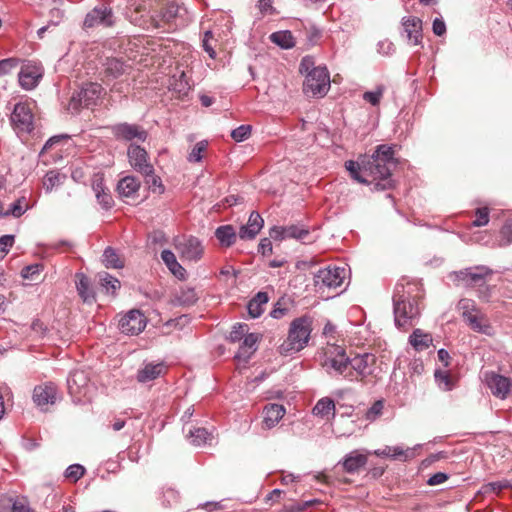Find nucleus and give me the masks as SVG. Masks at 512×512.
<instances>
[{
    "instance_id": "obj_43",
    "label": "nucleus",
    "mask_w": 512,
    "mask_h": 512,
    "mask_svg": "<svg viewBox=\"0 0 512 512\" xmlns=\"http://www.w3.org/2000/svg\"><path fill=\"white\" fill-rule=\"evenodd\" d=\"M92 173H93V171L91 170V168L89 166L77 165L73 168V170L71 172V177L76 182L85 183L86 178L88 176L90 177Z\"/></svg>"
},
{
    "instance_id": "obj_31",
    "label": "nucleus",
    "mask_w": 512,
    "mask_h": 512,
    "mask_svg": "<svg viewBox=\"0 0 512 512\" xmlns=\"http://www.w3.org/2000/svg\"><path fill=\"white\" fill-rule=\"evenodd\" d=\"M215 237L222 246L230 247L235 243L237 235L232 225H223L216 229Z\"/></svg>"
},
{
    "instance_id": "obj_29",
    "label": "nucleus",
    "mask_w": 512,
    "mask_h": 512,
    "mask_svg": "<svg viewBox=\"0 0 512 512\" xmlns=\"http://www.w3.org/2000/svg\"><path fill=\"white\" fill-rule=\"evenodd\" d=\"M76 287L79 296L85 303L95 302V293L90 287V281L83 273L76 274Z\"/></svg>"
},
{
    "instance_id": "obj_6",
    "label": "nucleus",
    "mask_w": 512,
    "mask_h": 512,
    "mask_svg": "<svg viewBox=\"0 0 512 512\" xmlns=\"http://www.w3.org/2000/svg\"><path fill=\"white\" fill-rule=\"evenodd\" d=\"M457 309L472 330L488 333L490 329L489 320L478 308L475 301L462 298L457 304Z\"/></svg>"
},
{
    "instance_id": "obj_52",
    "label": "nucleus",
    "mask_w": 512,
    "mask_h": 512,
    "mask_svg": "<svg viewBox=\"0 0 512 512\" xmlns=\"http://www.w3.org/2000/svg\"><path fill=\"white\" fill-rule=\"evenodd\" d=\"M475 220L473 221V226L481 227L489 222V210L487 207L478 208L475 212Z\"/></svg>"
},
{
    "instance_id": "obj_11",
    "label": "nucleus",
    "mask_w": 512,
    "mask_h": 512,
    "mask_svg": "<svg viewBox=\"0 0 512 512\" xmlns=\"http://www.w3.org/2000/svg\"><path fill=\"white\" fill-rule=\"evenodd\" d=\"M175 249L183 261H198L202 258L204 248L196 237H183L175 240Z\"/></svg>"
},
{
    "instance_id": "obj_14",
    "label": "nucleus",
    "mask_w": 512,
    "mask_h": 512,
    "mask_svg": "<svg viewBox=\"0 0 512 512\" xmlns=\"http://www.w3.org/2000/svg\"><path fill=\"white\" fill-rule=\"evenodd\" d=\"M147 7L145 1H143V4L131 5L127 11L130 22L143 29L155 28V21H158V19L153 15L152 8H149V15L144 14Z\"/></svg>"
},
{
    "instance_id": "obj_36",
    "label": "nucleus",
    "mask_w": 512,
    "mask_h": 512,
    "mask_svg": "<svg viewBox=\"0 0 512 512\" xmlns=\"http://www.w3.org/2000/svg\"><path fill=\"white\" fill-rule=\"evenodd\" d=\"M66 176L56 170H51L46 173L43 178V187L47 192H51L54 188L62 185Z\"/></svg>"
},
{
    "instance_id": "obj_45",
    "label": "nucleus",
    "mask_w": 512,
    "mask_h": 512,
    "mask_svg": "<svg viewBox=\"0 0 512 512\" xmlns=\"http://www.w3.org/2000/svg\"><path fill=\"white\" fill-rule=\"evenodd\" d=\"M207 146H208V143L206 141L198 142L193 147L192 151L190 152V154L188 156V161L189 162H199L202 159L203 154L206 152Z\"/></svg>"
},
{
    "instance_id": "obj_61",
    "label": "nucleus",
    "mask_w": 512,
    "mask_h": 512,
    "mask_svg": "<svg viewBox=\"0 0 512 512\" xmlns=\"http://www.w3.org/2000/svg\"><path fill=\"white\" fill-rule=\"evenodd\" d=\"M78 379L79 380H85L84 376L82 373H79V372H74L73 374H71L67 380V383H68V388L70 390L71 393H74L76 392V390L74 389V385H77L78 384Z\"/></svg>"
},
{
    "instance_id": "obj_62",
    "label": "nucleus",
    "mask_w": 512,
    "mask_h": 512,
    "mask_svg": "<svg viewBox=\"0 0 512 512\" xmlns=\"http://www.w3.org/2000/svg\"><path fill=\"white\" fill-rule=\"evenodd\" d=\"M433 33L437 36H442L446 33V25L443 20L436 18L432 25Z\"/></svg>"
},
{
    "instance_id": "obj_17",
    "label": "nucleus",
    "mask_w": 512,
    "mask_h": 512,
    "mask_svg": "<svg viewBox=\"0 0 512 512\" xmlns=\"http://www.w3.org/2000/svg\"><path fill=\"white\" fill-rule=\"evenodd\" d=\"M491 273L492 271L490 269L479 266L461 270L456 273V277L466 285L475 287L484 285L486 283L487 276H490Z\"/></svg>"
},
{
    "instance_id": "obj_53",
    "label": "nucleus",
    "mask_w": 512,
    "mask_h": 512,
    "mask_svg": "<svg viewBox=\"0 0 512 512\" xmlns=\"http://www.w3.org/2000/svg\"><path fill=\"white\" fill-rule=\"evenodd\" d=\"M24 198L16 200L13 204H11L10 208L4 210V216H14L20 217L25 212V207L23 205Z\"/></svg>"
},
{
    "instance_id": "obj_48",
    "label": "nucleus",
    "mask_w": 512,
    "mask_h": 512,
    "mask_svg": "<svg viewBox=\"0 0 512 512\" xmlns=\"http://www.w3.org/2000/svg\"><path fill=\"white\" fill-rule=\"evenodd\" d=\"M144 176L146 177V183L153 192H158L159 194L164 192V186L162 185L161 179L154 174V171L149 175Z\"/></svg>"
},
{
    "instance_id": "obj_60",
    "label": "nucleus",
    "mask_w": 512,
    "mask_h": 512,
    "mask_svg": "<svg viewBox=\"0 0 512 512\" xmlns=\"http://www.w3.org/2000/svg\"><path fill=\"white\" fill-rule=\"evenodd\" d=\"M247 308L249 315L253 318L259 317L264 311L263 307L253 299L248 303Z\"/></svg>"
},
{
    "instance_id": "obj_3",
    "label": "nucleus",
    "mask_w": 512,
    "mask_h": 512,
    "mask_svg": "<svg viewBox=\"0 0 512 512\" xmlns=\"http://www.w3.org/2000/svg\"><path fill=\"white\" fill-rule=\"evenodd\" d=\"M424 297V290L417 282L404 279L396 284L393 296L395 324L406 330L411 321L420 314V301Z\"/></svg>"
},
{
    "instance_id": "obj_51",
    "label": "nucleus",
    "mask_w": 512,
    "mask_h": 512,
    "mask_svg": "<svg viewBox=\"0 0 512 512\" xmlns=\"http://www.w3.org/2000/svg\"><path fill=\"white\" fill-rule=\"evenodd\" d=\"M383 408H384L383 400H377L366 412V415H365L366 419L369 421L376 420L382 414Z\"/></svg>"
},
{
    "instance_id": "obj_64",
    "label": "nucleus",
    "mask_w": 512,
    "mask_h": 512,
    "mask_svg": "<svg viewBox=\"0 0 512 512\" xmlns=\"http://www.w3.org/2000/svg\"><path fill=\"white\" fill-rule=\"evenodd\" d=\"M391 458L406 460L408 457V450H404L402 447H391Z\"/></svg>"
},
{
    "instance_id": "obj_24",
    "label": "nucleus",
    "mask_w": 512,
    "mask_h": 512,
    "mask_svg": "<svg viewBox=\"0 0 512 512\" xmlns=\"http://www.w3.org/2000/svg\"><path fill=\"white\" fill-rule=\"evenodd\" d=\"M263 218L257 212H252L248 223L240 228L239 237L241 239H253L263 227Z\"/></svg>"
},
{
    "instance_id": "obj_41",
    "label": "nucleus",
    "mask_w": 512,
    "mask_h": 512,
    "mask_svg": "<svg viewBox=\"0 0 512 512\" xmlns=\"http://www.w3.org/2000/svg\"><path fill=\"white\" fill-rule=\"evenodd\" d=\"M177 300L180 305L191 306L198 300V296L195 289L185 288L180 291Z\"/></svg>"
},
{
    "instance_id": "obj_25",
    "label": "nucleus",
    "mask_w": 512,
    "mask_h": 512,
    "mask_svg": "<svg viewBox=\"0 0 512 512\" xmlns=\"http://www.w3.org/2000/svg\"><path fill=\"white\" fill-rule=\"evenodd\" d=\"M285 414V409L282 405L279 404H269L266 405L263 410V428L264 429H271L273 428L280 419Z\"/></svg>"
},
{
    "instance_id": "obj_2",
    "label": "nucleus",
    "mask_w": 512,
    "mask_h": 512,
    "mask_svg": "<svg viewBox=\"0 0 512 512\" xmlns=\"http://www.w3.org/2000/svg\"><path fill=\"white\" fill-rule=\"evenodd\" d=\"M324 366L328 372L334 370L337 374L353 381L372 383L377 378V358L372 353L357 354L350 358L340 346H331L326 351Z\"/></svg>"
},
{
    "instance_id": "obj_22",
    "label": "nucleus",
    "mask_w": 512,
    "mask_h": 512,
    "mask_svg": "<svg viewBox=\"0 0 512 512\" xmlns=\"http://www.w3.org/2000/svg\"><path fill=\"white\" fill-rule=\"evenodd\" d=\"M486 381L495 396L501 399H505L508 396L511 388L510 378L498 374H491L487 376Z\"/></svg>"
},
{
    "instance_id": "obj_58",
    "label": "nucleus",
    "mask_w": 512,
    "mask_h": 512,
    "mask_svg": "<svg viewBox=\"0 0 512 512\" xmlns=\"http://www.w3.org/2000/svg\"><path fill=\"white\" fill-rule=\"evenodd\" d=\"M435 377L443 390H450L452 388L451 378L446 372L436 371Z\"/></svg>"
},
{
    "instance_id": "obj_21",
    "label": "nucleus",
    "mask_w": 512,
    "mask_h": 512,
    "mask_svg": "<svg viewBox=\"0 0 512 512\" xmlns=\"http://www.w3.org/2000/svg\"><path fill=\"white\" fill-rule=\"evenodd\" d=\"M404 32L410 44L419 45L422 42V21L418 17L408 16L402 19Z\"/></svg>"
},
{
    "instance_id": "obj_23",
    "label": "nucleus",
    "mask_w": 512,
    "mask_h": 512,
    "mask_svg": "<svg viewBox=\"0 0 512 512\" xmlns=\"http://www.w3.org/2000/svg\"><path fill=\"white\" fill-rule=\"evenodd\" d=\"M140 189V181L134 176L122 178L117 185L118 194L127 200H135Z\"/></svg>"
},
{
    "instance_id": "obj_57",
    "label": "nucleus",
    "mask_w": 512,
    "mask_h": 512,
    "mask_svg": "<svg viewBox=\"0 0 512 512\" xmlns=\"http://www.w3.org/2000/svg\"><path fill=\"white\" fill-rule=\"evenodd\" d=\"M315 61L311 56H305L299 65V71L301 74H305V76L310 73L313 69H316Z\"/></svg>"
},
{
    "instance_id": "obj_37",
    "label": "nucleus",
    "mask_w": 512,
    "mask_h": 512,
    "mask_svg": "<svg viewBox=\"0 0 512 512\" xmlns=\"http://www.w3.org/2000/svg\"><path fill=\"white\" fill-rule=\"evenodd\" d=\"M431 342L432 337L429 334L423 333L420 329H416L410 336V343L417 351L427 349Z\"/></svg>"
},
{
    "instance_id": "obj_28",
    "label": "nucleus",
    "mask_w": 512,
    "mask_h": 512,
    "mask_svg": "<svg viewBox=\"0 0 512 512\" xmlns=\"http://www.w3.org/2000/svg\"><path fill=\"white\" fill-rule=\"evenodd\" d=\"M166 372V367L162 363L153 364L148 363L144 366L143 369L139 370L137 373V380L139 382L145 383L148 381H152L159 376L163 375Z\"/></svg>"
},
{
    "instance_id": "obj_34",
    "label": "nucleus",
    "mask_w": 512,
    "mask_h": 512,
    "mask_svg": "<svg viewBox=\"0 0 512 512\" xmlns=\"http://www.w3.org/2000/svg\"><path fill=\"white\" fill-rule=\"evenodd\" d=\"M259 340V336L254 333L247 334L244 337L243 343L240 346L237 358L248 359L250 355L256 350V344Z\"/></svg>"
},
{
    "instance_id": "obj_20",
    "label": "nucleus",
    "mask_w": 512,
    "mask_h": 512,
    "mask_svg": "<svg viewBox=\"0 0 512 512\" xmlns=\"http://www.w3.org/2000/svg\"><path fill=\"white\" fill-rule=\"evenodd\" d=\"M308 235L309 230L304 226L299 225H289L285 227L274 226L270 230V237L275 240H284L287 238L305 240Z\"/></svg>"
},
{
    "instance_id": "obj_63",
    "label": "nucleus",
    "mask_w": 512,
    "mask_h": 512,
    "mask_svg": "<svg viewBox=\"0 0 512 512\" xmlns=\"http://www.w3.org/2000/svg\"><path fill=\"white\" fill-rule=\"evenodd\" d=\"M258 8L262 14H273L272 0H259Z\"/></svg>"
},
{
    "instance_id": "obj_59",
    "label": "nucleus",
    "mask_w": 512,
    "mask_h": 512,
    "mask_svg": "<svg viewBox=\"0 0 512 512\" xmlns=\"http://www.w3.org/2000/svg\"><path fill=\"white\" fill-rule=\"evenodd\" d=\"M17 59L8 58L0 61V75L8 73L11 69L17 66Z\"/></svg>"
},
{
    "instance_id": "obj_55",
    "label": "nucleus",
    "mask_w": 512,
    "mask_h": 512,
    "mask_svg": "<svg viewBox=\"0 0 512 512\" xmlns=\"http://www.w3.org/2000/svg\"><path fill=\"white\" fill-rule=\"evenodd\" d=\"M212 42H215L212 32L206 31L203 37L202 46L211 58H215L216 52L214 50Z\"/></svg>"
},
{
    "instance_id": "obj_8",
    "label": "nucleus",
    "mask_w": 512,
    "mask_h": 512,
    "mask_svg": "<svg viewBox=\"0 0 512 512\" xmlns=\"http://www.w3.org/2000/svg\"><path fill=\"white\" fill-rule=\"evenodd\" d=\"M34 103L19 102L11 114V124L18 135L28 134L34 129Z\"/></svg>"
},
{
    "instance_id": "obj_33",
    "label": "nucleus",
    "mask_w": 512,
    "mask_h": 512,
    "mask_svg": "<svg viewBox=\"0 0 512 512\" xmlns=\"http://www.w3.org/2000/svg\"><path fill=\"white\" fill-rule=\"evenodd\" d=\"M170 87L179 95H187L191 89V85L186 73L181 71L179 74H174L170 80Z\"/></svg>"
},
{
    "instance_id": "obj_42",
    "label": "nucleus",
    "mask_w": 512,
    "mask_h": 512,
    "mask_svg": "<svg viewBox=\"0 0 512 512\" xmlns=\"http://www.w3.org/2000/svg\"><path fill=\"white\" fill-rule=\"evenodd\" d=\"M125 71L123 62L117 59H109L106 63L105 72L108 76L117 78L122 75Z\"/></svg>"
},
{
    "instance_id": "obj_38",
    "label": "nucleus",
    "mask_w": 512,
    "mask_h": 512,
    "mask_svg": "<svg viewBox=\"0 0 512 512\" xmlns=\"http://www.w3.org/2000/svg\"><path fill=\"white\" fill-rule=\"evenodd\" d=\"M270 39L273 43L285 49L295 46L294 37L290 31L274 32L271 34Z\"/></svg>"
},
{
    "instance_id": "obj_12",
    "label": "nucleus",
    "mask_w": 512,
    "mask_h": 512,
    "mask_svg": "<svg viewBox=\"0 0 512 512\" xmlns=\"http://www.w3.org/2000/svg\"><path fill=\"white\" fill-rule=\"evenodd\" d=\"M114 22L115 20L111 8L101 4L86 15L83 28L90 29L98 26L111 27Z\"/></svg>"
},
{
    "instance_id": "obj_30",
    "label": "nucleus",
    "mask_w": 512,
    "mask_h": 512,
    "mask_svg": "<svg viewBox=\"0 0 512 512\" xmlns=\"http://www.w3.org/2000/svg\"><path fill=\"white\" fill-rule=\"evenodd\" d=\"M313 414L324 419L335 416V403L332 399L325 397L320 399L313 408Z\"/></svg>"
},
{
    "instance_id": "obj_54",
    "label": "nucleus",
    "mask_w": 512,
    "mask_h": 512,
    "mask_svg": "<svg viewBox=\"0 0 512 512\" xmlns=\"http://www.w3.org/2000/svg\"><path fill=\"white\" fill-rule=\"evenodd\" d=\"M500 246H507L512 243V221H508L500 231Z\"/></svg>"
},
{
    "instance_id": "obj_32",
    "label": "nucleus",
    "mask_w": 512,
    "mask_h": 512,
    "mask_svg": "<svg viewBox=\"0 0 512 512\" xmlns=\"http://www.w3.org/2000/svg\"><path fill=\"white\" fill-rule=\"evenodd\" d=\"M161 258L169 270L178 278H184L186 270L178 263L175 254L170 250H163Z\"/></svg>"
},
{
    "instance_id": "obj_5",
    "label": "nucleus",
    "mask_w": 512,
    "mask_h": 512,
    "mask_svg": "<svg viewBox=\"0 0 512 512\" xmlns=\"http://www.w3.org/2000/svg\"><path fill=\"white\" fill-rule=\"evenodd\" d=\"M149 8H152L153 15L158 19L155 21V29L172 23L186 13V9L178 0H155L149 2Z\"/></svg>"
},
{
    "instance_id": "obj_49",
    "label": "nucleus",
    "mask_w": 512,
    "mask_h": 512,
    "mask_svg": "<svg viewBox=\"0 0 512 512\" xmlns=\"http://www.w3.org/2000/svg\"><path fill=\"white\" fill-rule=\"evenodd\" d=\"M384 88L379 86L376 91H367L363 94V99L371 105L376 106L380 103L383 96Z\"/></svg>"
},
{
    "instance_id": "obj_1",
    "label": "nucleus",
    "mask_w": 512,
    "mask_h": 512,
    "mask_svg": "<svg viewBox=\"0 0 512 512\" xmlns=\"http://www.w3.org/2000/svg\"><path fill=\"white\" fill-rule=\"evenodd\" d=\"M397 165L392 146L378 145L372 155H364L359 161L349 160L346 169L352 178L362 184H374L377 190L393 187L392 169Z\"/></svg>"
},
{
    "instance_id": "obj_18",
    "label": "nucleus",
    "mask_w": 512,
    "mask_h": 512,
    "mask_svg": "<svg viewBox=\"0 0 512 512\" xmlns=\"http://www.w3.org/2000/svg\"><path fill=\"white\" fill-rule=\"evenodd\" d=\"M57 388L53 383L38 385L33 390V401L42 410L56 402Z\"/></svg>"
},
{
    "instance_id": "obj_26",
    "label": "nucleus",
    "mask_w": 512,
    "mask_h": 512,
    "mask_svg": "<svg viewBox=\"0 0 512 512\" xmlns=\"http://www.w3.org/2000/svg\"><path fill=\"white\" fill-rule=\"evenodd\" d=\"M368 458L365 454H361L358 451H353L348 454L342 461V468L347 473L358 472L361 468H364L367 464Z\"/></svg>"
},
{
    "instance_id": "obj_47",
    "label": "nucleus",
    "mask_w": 512,
    "mask_h": 512,
    "mask_svg": "<svg viewBox=\"0 0 512 512\" xmlns=\"http://www.w3.org/2000/svg\"><path fill=\"white\" fill-rule=\"evenodd\" d=\"M247 334L248 325L238 323L237 325L233 326V329L231 330L229 335V339L231 342H237L244 338Z\"/></svg>"
},
{
    "instance_id": "obj_19",
    "label": "nucleus",
    "mask_w": 512,
    "mask_h": 512,
    "mask_svg": "<svg viewBox=\"0 0 512 512\" xmlns=\"http://www.w3.org/2000/svg\"><path fill=\"white\" fill-rule=\"evenodd\" d=\"M91 187L95 192L98 202L105 208H110L112 205V197L109 189L104 183V173L102 171H93L91 174Z\"/></svg>"
},
{
    "instance_id": "obj_56",
    "label": "nucleus",
    "mask_w": 512,
    "mask_h": 512,
    "mask_svg": "<svg viewBox=\"0 0 512 512\" xmlns=\"http://www.w3.org/2000/svg\"><path fill=\"white\" fill-rule=\"evenodd\" d=\"M14 244V236L12 235H4L0 237V259L4 258V256L8 253L9 248H11Z\"/></svg>"
},
{
    "instance_id": "obj_16",
    "label": "nucleus",
    "mask_w": 512,
    "mask_h": 512,
    "mask_svg": "<svg viewBox=\"0 0 512 512\" xmlns=\"http://www.w3.org/2000/svg\"><path fill=\"white\" fill-rule=\"evenodd\" d=\"M113 134L117 139L125 141L137 140L144 142L148 136L147 131L136 124L120 123L113 127Z\"/></svg>"
},
{
    "instance_id": "obj_35",
    "label": "nucleus",
    "mask_w": 512,
    "mask_h": 512,
    "mask_svg": "<svg viewBox=\"0 0 512 512\" xmlns=\"http://www.w3.org/2000/svg\"><path fill=\"white\" fill-rule=\"evenodd\" d=\"M98 279L100 286L105 290L107 294L115 295L116 291L121 286L120 281L107 272L99 273Z\"/></svg>"
},
{
    "instance_id": "obj_44",
    "label": "nucleus",
    "mask_w": 512,
    "mask_h": 512,
    "mask_svg": "<svg viewBox=\"0 0 512 512\" xmlns=\"http://www.w3.org/2000/svg\"><path fill=\"white\" fill-rule=\"evenodd\" d=\"M42 265L34 264L26 266L21 271V276L30 281H38L42 271Z\"/></svg>"
},
{
    "instance_id": "obj_27",
    "label": "nucleus",
    "mask_w": 512,
    "mask_h": 512,
    "mask_svg": "<svg viewBox=\"0 0 512 512\" xmlns=\"http://www.w3.org/2000/svg\"><path fill=\"white\" fill-rule=\"evenodd\" d=\"M40 77L41 73L37 67L27 65L22 67L19 73V82L23 88L29 90L37 85Z\"/></svg>"
},
{
    "instance_id": "obj_10",
    "label": "nucleus",
    "mask_w": 512,
    "mask_h": 512,
    "mask_svg": "<svg viewBox=\"0 0 512 512\" xmlns=\"http://www.w3.org/2000/svg\"><path fill=\"white\" fill-rule=\"evenodd\" d=\"M103 88L98 83L85 84L77 96H73L69 102L68 108L77 111L80 107H90L96 105L101 98Z\"/></svg>"
},
{
    "instance_id": "obj_46",
    "label": "nucleus",
    "mask_w": 512,
    "mask_h": 512,
    "mask_svg": "<svg viewBox=\"0 0 512 512\" xmlns=\"http://www.w3.org/2000/svg\"><path fill=\"white\" fill-rule=\"evenodd\" d=\"M85 473V468L80 464L70 465L65 471V477L71 482H77Z\"/></svg>"
},
{
    "instance_id": "obj_50",
    "label": "nucleus",
    "mask_w": 512,
    "mask_h": 512,
    "mask_svg": "<svg viewBox=\"0 0 512 512\" xmlns=\"http://www.w3.org/2000/svg\"><path fill=\"white\" fill-rule=\"evenodd\" d=\"M251 134V126L250 125H241L234 129L231 132V137L237 141L241 142L247 139Z\"/></svg>"
},
{
    "instance_id": "obj_13",
    "label": "nucleus",
    "mask_w": 512,
    "mask_h": 512,
    "mask_svg": "<svg viewBox=\"0 0 512 512\" xmlns=\"http://www.w3.org/2000/svg\"><path fill=\"white\" fill-rule=\"evenodd\" d=\"M127 155L130 165L142 175H149L153 172V165L149 162L148 153L144 148L131 144L128 147Z\"/></svg>"
},
{
    "instance_id": "obj_9",
    "label": "nucleus",
    "mask_w": 512,
    "mask_h": 512,
    "mask_svg": "<svg viewBox=\"0 0 512 512\" xmlns=\"http://www.w3.org/2000/svg\"><path fill=\"white\" fill-rule=\"evenodd\" d=\"M346 270L337 266L321 268L314 276V284L318 290L335 289L343 284Z\"/></svg>"
},
{
    "instance_id": "obj_4",
    "label": "nucleus",
    "mask_w": 512,
    "mask_h": 512,
    "mask_svg": "<svg viewBox=\"0 0 512 512\" xmlns=\"http://www.w3.org/2000/svg\"><path fill=\"white\" fill-rule=\"evenodd\" d=\"M311 332V317L302 316L294 319L290 324L287 338L278 348L279 353L287 356L301 351L307 346Z\"/></svg>"
},
{
    "instance_id": "obj_39",
    "label": "nucleus",
    "mask_w": 512,
    "mask_h": 512,
    "mask_svg": "<svg viewBox=\"0 0 512 512\" xmlns=\"http://www.w3.org/2000/svg\"><path fill=\"white\" fill-rule=\"evenodd\" d=\"M103 263L106 268L119 269L124 266V260L111 247L105 249L103 254Z\"/></svg>"
},
{
    "instance_id": "obj_15",
    "label": "nucleus",
    "mask_w": 512,
    "mask_h": 512,
    "mask_svg": "<svg viewBox=\"0 0 512 512\" xmlns=\"http://www.w3.org/2000/svg\"><path fill=\"white\" fill-rule=\"evenodd\" d=\"M146 327V317L139 310H131L119 321V328L125 334L137 335Z\"/></svg>"
},
{
    "instance_id": "obj_40",
    "label": "nucleus",
    "mask_w": 512,
    "mask_h": 512,
    "mask_svg": "<svg viewBox=\"0 0 512 512\" xmlns=\"http://www.w3.org/2000/svg\"><path fill=\"white\" fill-rule=\"evenodd\" d=\"M190 438L191 443L194 446H201L208 443V441L212 439V436L206 429L196 428L195 430L190 431Z\"/></svg>"
},
{
    "instance_id": "obj_7",
    "label": "nucleus",
    "mask_w": 512,
    "mask_h": 512,
    "mask_svg": "<svg viewBox=\"0 0 512 512\" xmlns=\"http://www.w3.org/2000/svg\"><path fill=\"white\" fill-rule=\"evenodd\" d=\"M330 89V76L326 67L317 66L306 75L303 92L311 97H323Z\"/></svg>"
}]
</instances>
